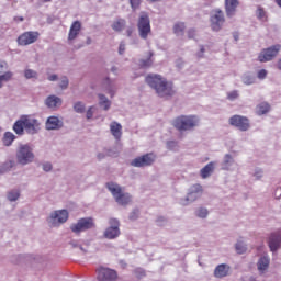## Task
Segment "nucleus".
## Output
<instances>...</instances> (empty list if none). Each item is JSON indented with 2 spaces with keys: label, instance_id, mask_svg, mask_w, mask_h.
<instances>
[{
  "label": "nucleus",
  "instance_id": "obj_57",
  "mask_svg": "<svg viewBox=\"0 0 281 281\" xmlns=\"http://www.w3.org/2000/svg\"><path fill=\"white\" fill-rule=\"evenodd\" d=\"M183 65H186V61H183V59H177L176 67H178V69H183Z\"/></svg>",
  "mask_w": 281,
  "mask_h": 281
},
{
  "label": "nucleus",
  "instance_id": "obj_13",
  "mask_svg": "<svg viewBox=\"0 0 281 281\" xmlns=\"http://www.w3.org/2000/svg\"><path fill=\"white\" fill-rule=\"evenodd\" d=\"M228 122L231 126H234L238 131H241V132L249 131L250 123H249V119H247L246 116L233 115Z\"/></svg>",
  "mask_w": 281,
  "mask_h": 281
},
{
  "label": "nucleus",
  "instance_id": "obj_64",
  "mask_svg": "<svg viewBox=\"0 0 281 281\" xmlns=\"http://www.w3.org/2000/svg\"><path fill=\"white\" fill-rule=\"evenodd\" d=\"M98 159H104V154H98Z\"/></svg>",
  "mask_w": 281,
  "mask_h": 281
},
{
  "label": "nucleus",
  "instance_id": "obj_61",
  "mask_svg": "<svg viewBox=\"0 0 281 281\" xmlns=\"http://www.w3.org/2000/svg\"><path fill=\"white\" fill-rule=\"evenodd\" d=\"M276 67L279 71H281V58L278 59L277 64H276Z\"/></svg>",
  "mask_w": 281,
  "mask_h": 281
},
{
  "label": "nucleus",
  "instance_id": "obj_4",
  "mask_svg": "<svg viewBox=\"0 0 281 281\" xmlns=\"http://www.w3.org/2000/svg\"><path fill=\"white\" fill-rule=\"evenodd\" d=\"M16 162L20 166H30V164H34V159H36V155H34V145L32 144H21L16 149Z\"/></svg>",
  "mask_w": 281,
  "mask_h": 281
},
{
  "label": "nucleus",
  "instance_id": "obj_10",
  "mask_svg": "<svg viewBox=\"0 0 281 281\" xmlns=\"http://www.w3.org/2000/svg\"><path fill=\"white\" fill-rule=\"evenodd\" d=\"M156 159L157 155L149 153L134 158L131 160L130 166H133V168H146L148 166H153Z\"/></svg>",
  "mask_w": 281,
  "mask_h": 281
},
{
  "label": "nucleus",
  "instance_id": "obj_26",
  "mask_svg": "<svg viewBox=\"0 0 281 281\" xmlns=\"http://www.w3.org/2000/svg\"><path fill=\"white\" fill-rule=\"evenodd\" d=\"M216 168V162L211 161L207 165H205L200 170V176L202 179H207L209 177H212V172H214V169Z\"/></svg>",
  "mask_w": 281,
  "mask_h": 281
},
{
  "label": "nucleus",
  "instance_id": "obj_31",
  "mask_svg": "<svg viewBox=\"0 0 281 281\" xmlns=\"http://www.w3.org/2000/svg\"><path fill=\"white\" fill-rule=\"evenodd\" d=\"M19 199H21V190L12 189L7 192V200L10 203H15V201H18Z\"/></svg>",
  "mask_w": 281,
  "mask_h": 281
},
{
  "label": "nucleus",
  "instance_id": "obj_63",
  "mask_svg": "<svg viewBox=\"0 0 281 281\" xmlns=\"http://www.w3.org/2000/svg\"><path fill=\"white\" fill-rule=\"evenodd\" d=\"M126 34H127V36H131V35L133 34V30L128 29V30L126 31Z\"/></svg>",
  "mask_w": 281,
  "mask_h": 281
},
{
  "label": "nucleus",
  "instance_id": "obj_44",
  "mask_svg": "<svg viewBox=\"0 0 281 281\" xmlns=\"http://www.w3.org/2000/svg\"><path fill=\"white\" fill-rule=\"evenodd\" d=\"M97 111H98V106L95 105L89 106L88 110L86 111L87 120H93V115H95Z\"/></svg>",
  "mask_w": 281,
  "mask_h": 281
},
{
  "label": "nucleus",
  "instance_id": "obj_36",
  "mask_svg": "<svg viewBox=\"0 0 281 281\" xmlns=\"http://www.w3.org/2000/svg\"><path fill=\"white\" fill-rule=\"evenodd\" d=\"M194 215L198 217V218H207V216H210V211L207 210V207L205 206H200L195 210L194 212Z\"/></svg>",
  "mask_w": 281,
  "mask_h": 281
},
{
  "label": "nucleus",
  "instance_id": "obj_23",
  "mask_svg": "<svg viewBox=\"0 0 281 281\" xmlns=\"http://www.w3.org/2000/svg\"><path fill=\"white\" fill-rule=\"evenodd\" d=\"M106 189L109 190V192L112 194L114 201L117 200V198L122 194V192L124 191V188L120 184H117L116 182H108L106 183Z\"/></svg>",
  "mask_w": 281,
  "mask_h": 281
},
{
  "label": "nucleus",
  "instance_id": "obj_35",
  "mask_svg": "<svg viewBox=\"0 0 281 281\" xmlns=\"http://www.w3.org/2000/svg\"><path fill=\"white\" fill-rule=\"evenodd\" d=\"M16 139V135L12 132H5L2 138L4 146H12V143Z\"/></svg>",
  "mask_w": 281,
  "mask_h": 281
},
{
  "label": "nucleus",
  "instance_id": "obj_43",
  "mask_svg": "<svg viewBox=\"0 0 281 281\" xmlns=\"http://www.w3.org/2000/svg\"><path fill=\"white\" fill-rule=\"evenodd\" d=\"M24 78H26V80L36 79V78H38V72H36L35 70H32V69H25Z\"/></svg>",
  "mask_w": 281,
  "mask_h": 281
},
{
  "label": "nucleus",
  "instance_id": "obj_42",
  "mask_svg": "<svg viewBox=\"0 0 281 281\" xmlns=\"http://www.w3.org/2000/svg\"><path fill=\"white\" fill-rule=\"evenodd\" d=\"M105 83H106V88H105L106 93H109V95L113 98V95H115V86L111 83V79H106Z\"/></svg>",
  "mask_w": 281,
  "mask_h": 281
},
{
  "label": "nucleus",
  "instance_id": "obj_58",
  "mask_svg": "<svg viewBox=\"0 0 281 281\" xmlns=\"http://www.w3.org/2000/svg\"><path fill=\"white\" fill-rule=\"evenodd\" d=\"M274 198L281 199V187H277L274 190Z\"/></svg>",
  "mask_w": 281,
  "mask_h": 281
},
{
  "label": "nucleus",
  "instance_id": "obj_29",
  "mask_svg": "<svg viewBox=\"0 0 281 281\" xmlns=\"http://www.w3.org/2000/svg\"><path fill=\"white\" fill-rule=\"evenodd\" d=\"M111 27L114 32H124V30H126V20L122 18H116L113 21Z\"/></svg>",
  "mask_w": 281,
  "mask_h": 281
},
{
  "label": "nucleus",
  "instance_id": "obj_15",
  "mask_svg": "<svg viewBox=\"0 0 281 281\" xmlns=\"http://www.w3.org/2000/svg\"><path fill=\"white\" fill-rule=\"evenodd\" d=\"M38 32L29 31L18 37V44L22 46L32 45L38 41Z\"/></svg>",
  "mask_w": 281,
  "mask_h": 281
},
{
  "label": "nucleus",
  "instance_id": "obj_17",
  "mask_svg": "<svg viewBox=\"0 0 281 281\" xmlns=\"http://www.w3.org/2000/svg\"><path fill=\"white\" fill-rule=\"evenodd\" d=\"M213 276L216 280H223V278L232 276V267L227 263H220L214 268Z\"/></svg>",
  "mask_w": 281,
  "mask_h": 281
},
{
  "label": "nucleus",
  "instance_id": "obj_3",
  "mask_svg": "<svg viewBox=\"0 0 281 281\" xmlns=\"http://www.w3.org/2000/svg\"><path fill=\"white\" fill-rule=\"evenodd\" d=\"M172 126L180 133L192 132L201 126V117L194 114L180 115L172 121Z\"/></svg>",
  "mask_w": 281,
  "mask_h": 281
},
{
  "label": "nucleus",
  "instance_id": "obj_12",
  "mask_svg": "<svg viewBox=\"0 0 281 281\" xmlns=\"http://www.w3.org/2000/svg\"><path fill=\"white\" fill-rule=\"evenodd\" d=\"M109 225L110 226L103 232V236L108 240H115V238H120V220L112 217L109 220Z\"/></svg>",
  "mask_w": 281,
  "mask_h": 281
},
{
  "label": "nucleus",
  "instance_id": "obj_27",
  "mask_svg": "<svg viewBox=\"0 0 281 281\" xmlns=\"http://www.w3.org/2000/svg\"><path fill=\"white\" fill-rule=\"evenodd\" d=\"M45 104L48 109H58V106H63V99L56 95H49L46 99Z\"/></svg>",
  "mask_w": 281,
  "mask_h": 281
},
{
  "label": "nucleus",
  "instance_id": "obj_28",
  "mask_svg": "<svg viewBox=\"0 0 281 281\" xmlns=\"http://www.w3.org/2000/svg\"><path fill=\"white\" fill-rule=\"evenodd\" d=\"M153 56H155V54H153V52H148L144 58L139 59V67L143 69L150 68L155 63V58H153Z\"/></svg>",
  "mask_w": 281,
  "mask_h": 281
},
{
  "label": "nucleus",
  "instance_id": "obj_52",
  "mask_svg": "<svg viewBox=\"0 0 281 281\" xmlns=\"http://www.w3.org/2000/svg\"><path fill=\"white\" fill-rule=\"evenodd\" d=\"M52 168H53L52 162H44L42 165V169L44 170V172H52Z\"/></svg>",
  "mask_w": 281,
  "mask_h": 281
},
{
  "label": "nucleus",
  "instance_id": "obj_5",
  "mask_svg": "<svg viewBox=\"0 0 281 281\" xmlns=\"http://www.w3.org/2000/svg\"><path fill=\"white\" fill-rule=\"evenodd\" d=\"M93 227H95V221L92 217H82L70 225V231L72 234H82V232L93 229Z\"/></svg>",
  "mask_w": 281,
  "mask_h": 281
},
{
  "label": "nucleus",
  "instance_id": "obj_62",
  "mask_svg": "<svg viewBox=\"0 0 281 281\" xmlns=\"http://www.w3.org/2000/svg\"><path fill=\"white\" fill-rule=\"evenodd\" d=\"M112 74L117 75V67L113 66L111 68Z\"/></svg>",
  "mask_w": 281,
  "mask_h": 281
},
{
  "label": "nucleus",
  "instance_id": "obj_14",
  "mask_svg": "<svg viewBox=\"0 0 281 281\" xmlns=\"http://www.w3.org/2000/svg\"><path fill=\"white\" fill-rule=\"evenodd\" d=\"M271 265V257H269V254L263 252L259 256L257 260V271L259 276H265L269 271V267Z\"/></svg>",
  "mask_w": 281,
  "mask_h": 281
},
{
  "label": "nucleus",
  "instance_id": "obj_25",
  "mask_svg": "<svg viewBox=\"0 0 281 281\" xmlns=\"http://www.w3.org/2000/svg\"><path fill=\"white\" fill-rule=\"evenodd\" d=\"M117 205H131L133 203V195L131 193L123 191L117 198H116Z\"/></svg>",
  "mask_w": 281,
  "mask_h": 281
},
{
  "label": "nucleus",
  "instance_id": "obj_6",
  "mask_svg": "<svg viewBox=\"0 0 281 281\" xmlns=\"http://www.w3.org/2000/svg\"><path fill=\"white\" fill-rule=\"evenodd\" d=\"M137 27H138V34H139L140 38L146 41V38H148V35L151 32L150 16H148V13H146L144 11L139 13Z\"/></svg>",
  "mask_w": 281,
  "mask_h": 281
},
{
  "label": "nucleus",
  "instance_id": "obj_40",
  "mask_svg": "<svg viewBox=\"0 0 281 281\" xmlns=\"http://www.w3.org/2000/svg\"><path fill=\"white\" fill-rule=\"evenodd\" d=\"M241 82H244V85H254L256 82V77L249 72H246L241 77Z\"/></svg>",
  "mask_w": 281,
  "mask_h": 281
},
{
  "label": "nucleus",
  "instance_id": "obj_20",
  "mask_svg": "<svg viewBox=\"0 0 281 281\" xmlns=\"http://www.w3.org/2000/svg\"><path fill=\"white\" fill-rule=\"evenodd\" d=\"M63 126L64 122L58 116H49L45 123L46 131H60Z\"/></svg>",
  "mask_w": 281,
  "mask_h": 281
},
{
  "label": "nucleus",
  "instance_id": "obj_50",
  "mask_svg": "<svg viewBox=\"0 0 281 281\" xmlns=\"http://www.w3.org/2000/svg\"><path fill=\"white\" fill-rule=\"evenodd\" d=\"M132 10H137L142 5V0H130Z\"/></svg>",
  "mask_w": 281,
  "mask_h": 281
},
{
  "label": "nucleus",
  "instance_id": "obj_41",
  "mask_svg": "<svg viewBox=\"0 0 281 281\" xmlns=\"http://www.w3.org/2000/svg\"><path fill=\"white\" fill-rule=\"evenodd\" d=\"M235 250L239 255L246 254L247 252V245L243 241H237L235 244Z\"/></svg>",
  "mask_w": 281,
  "mask_h": 281
},
{
  "label": "nucleus",
  "instance_id": "obj_1",
  "mask_svg": "<svg viewBox=\"0 0 281 281\" xmlns=\"http://www.w3.org/2000/svg\"><path fill=\"white\" fill-rule=\"evenodd\" d=\"M145 81L156 91L159 98H172L175 95V88H172V82H169L161 75L149 74L145 78Z\"/></svg>",
  "mask_w": 281,
  "mask_h": 281
},
{
  "label": "nucleus",
  "instance_id": "obj_9",
  "mask_svg": "<svg viewBox=\"0 0 281 281\" xmlns=\"http://www.w3.org/2000/svg\"><path fill=\"white\" fill-rule=\"evenodd\" d=\"M67 221H69V211L65 209L53 211L48 217V223L52 227H59Z\"/></svg>",
  "mask_w": 281,
  "mask_h": 281
},
{
  "label": "nucleus",
  "instance_id": "obj_53",
  "mask_svg": "<svg viewBox=\"0 0 281 281\" xmlns=\"http://www.w3.org/2000/svg\"><path fill=\"white\" fill-rule=\"evenodd\" d=\"M8 69V61L0 60V74H3Z\"/></svg>",
  "mask_w": 281,
  "mask_h": 281
},
{
  "label": "nucleus",
  "instance_id": "obj_34",
  "mask_svg": "<svg viewBox=\"0 0 281 281\" xmlns=\"http://www.w3.org/2000/svg\"><path fill=\"white\" fill-rule=\"evenodd\" d=\"M14 166H16V161L7 160L2 165H0V172L2 175L5 173V172H10V170H12V168H14Z\"/></svg>",
  "mask_w": 281,
  "mask_h": 281
},
{
  "label": "nucleus",
  "instance_id": "obj_2",
  "mask_svg": "<svg viewBox=\"0 0 281 281\" xmlns=\"http://www.w3.org/2000/svg\"><path fill=\"white\" fill-rule=\"evenodd\" d=\"M15 135H38L41 133V121L32 115H21L13 124Z\"/></svg>",
  "mask_w": 281,
  "mask_h": 281
},
{
  "label": "nucleus",
  "instance_id": "obj_16",
  "mask_svg": "<svg viewBox=\"0 0 281 281\" xmlns=\"http://www.w3.org/2000/svg\"><path fill=\"white\" fill-rule=\"evenodd\" d=\"M236 168H238V164H236L234 156L232 154H225L221 161V169L227 172H234Z\"/></svg>",
  "mask_w": 281,
  "mask_h": 281
},
{
  "label": "nucleus",
  "instance_id": "obj_33",
  "mask_svg": "<svg viewBox=\"0 0 281 281\" xmlns=\"http://www.w3.org/2000/svg\"><path fill=\"white\" fill-rule=\"evenodd\" d=\"M184 32H186L184 22H176L173 24V34H176V36H183Z\"/></svg>",
  "mask_w": 281,
  "mask_h": 281
},
{
  "label": "nucleus",
  "instance_id": "obj_19",
  "mask_svg": "<svg viewBox=\"0 0 281 281\" xmlns=\"http://www.w3.org/2000/svg\"><path fill=\"white\" fill-rule=\"evenodd\" d=\"M80 32H82V23L80 21H74L68 32V43L76 41L80 36Z\"/></svg>",
  "mask_w": 281,
  "mask_h": 281
},
{
  "label": "nucleus",
  "instance_id": "obj_46",
  "mask_svg": "<svg viewBox=\"0 0 281 281\" xmlns=\"http://www.w3.org/2000/svg\"><path fill=\"white\" fill-rule=\"evenodd\" d=\"M59 87L65 90L69 87V78H67V76H63L59 79Z\"/></svg>",
  "mask_w": 281,
  "mask_h": 281
},
{
  "label": "nucleus",
  "instance_id": "obj_56",
  "mask_svg": "<svg viewBox=\"0 0 281 281\" xmlns=\"http://www.w3.org/2000/svg\"><path fill=\"white\" fill-rule=\"evenodd\" d=\"M126 52V44L124 42H121L119 46V54L122 56Z\"/></svg>",
  "mask_w": 281,
  "mask_h": 281
},
{
  "label": "nucleus",
  "instance_id": "obj_48",
  "mask_svg": "<svg viewBox=\"0 0 281 281\" xmlns=\"http://www.w3.org/2000/svg\"><path fill=\"white\" fill-rule=\"evenodd\" d=\"M267 76H269V71L267 69H260L257 72V78L259 80H265L267 78Z\"/></svg>",
  "mask_w": 281,
  "mask_h": 281
},
{
  "label": "nucleus",
  "instance_id": "obj_30",
  "mask_svg": "<svg viewBox=\"0 0 281 281\" xmlns=\"http://www.w3.org/2000/svg\"><path fill=\"white\" fill-rule=\"evenodd\" d=\"M271 111V105L268 102H261L256 106L257 115H267Z\"/></svg>",
  "mask_w": 281,
  "mask_h": 281
},
{
  "label": "nucleus",
  "instance_id": "obj_49",
  "mask_svg": "<svg viewBox=\"0 0 281 281\" xmlns=\"http://www.w3.org/2000/svg\"><path fill=\"white\" fill-rule=\"evenodd\" d=\"M263 175L265 171L261 168H256L252 173V177H255V179H262Z\"/></svg>",
  "mask_w": 281,
  "mask_h": 281
},
{
  "label": "nucleus",
  "instance_id": "obj_59",
  "mask_svg": "<svg viewBox=\"0 0 281 281\" xmlns=\"http://www.w3.org/2000/svg\"><path fill=\"white\" fill-rule=\"evenodd\" d=\"M204 54H205V47L201 46L200 50L196 53V56L199 58H203Z\"/></svg>",
  "mask_w": 281,
  "mask_h": 281
},
{
  "label": "nucleus",
  "instance_id": "obj_7",
  "mask_svg": "<svg viewBox=\"0 0 281 281\" xmlns=\"http://www.w3.org/2000/svg\"><path fill=\"white\" fill-rule=\"evenodd\" d=\"M225 25V13L221 9H215L210 14V27L212 32H221Z\"/></svg>",
  "mask_w": 281,
  "mask_h": 281
},
{
  "label": "nucleus",
  "instance_id": "obj_51",
  "mask_svg": "<svg viewBox=\"0 0 281 281\" xmlns=\"http://www.w3.org/2000/svg\"><path fill=\"white\" fill-rule=\"evenodd\" d=\"M138 217H139V211L134 210L130 213V221H137Z\"/></svg>",
  "mask_w": 281,
  "mask_h": 281
},
{
  "label": "nucleus",
  "instance_id": "obj_47",
  "mask_svg": "<svg viewBox=\"0 0 281 281\" xmlns=\"http://www.w3.org/2000/svg\"><path fill=\"white\" fill-rule=\"evenodd\" d=\"M167 148L168 150H179V143L176 140H169L167 142Z\"/></svg>",
  "mask_w": 281,
  "mask_h": 281
},
{
  "label": "nucleus",
  "instance_id": "obj_38",
  "mask_svg": "<svg viewBox=\"0 0 281 281\" xmlns=\"http://www.w3.org/2000/svg\"><path fill=\"white\" fill-rule=\"evenodd\" d=\"M256 16L261 23H267L268 16H267V11L262 9V7H258L256 11Z\"/></svg>",
  "mask_w": 281,
  "mask_h": 281
},
{
  "label": "nucleus",
  "instance_id": "obj_24",
  "mask_svg": "<svg viewBox=\"0 0 281 281\" xmlns=\"http://www.w3.org/2000/svg\"><path fill=\"white\" fill-rule=\"evenodd\" d=\"M110 133L116 139L120 142L122 139V124H120L116 121H113L110 123Z\"/></svg>",
  "mask_w": 281,
  "mask_h": 281
},
{
  "label": "nucleus",
  "instance_id": "obj_39",
  "mask_svg": "<svg viewBox=\"0 0 281 281\" xmlns=\"http://www.w3.org/2000/svg\"><path fill=\"white\" fill-rule=\"evenodd\" d=\"M72 109H74L75 113L82 114L87 110V104H85V102H82V101H76L72 105Z\"/></svg>",
  "mask_w": 281,
  "mask_h": 281
},
{
  "label": "nucleus",
  "instance_id": "obj_22",
  "mask_svg": "<svg viewBox=\"0 0 281 281\" xmlns=\"http://www.w3.org/2000/svg\"><path fill=\"white\" fill-rule=\"evenodd\" d=\"M270 251H278L281 247V233H273L269 237L268 241Z\"/></svg>",
  "mask_w": 281,
  "mask_h": 281
},
{
  "label": "nucleus",
  "instance_id": "obj_21",
  "mask_svg": "<svg viewBox=\"0 0 281 281\" xmlns=\"http://www.w3.org/2000/svg\"><path fill=\"white\" fill-rule=\"evenodd\" d=\"M225 12L228 19L236 16V10H238L239 2L238 0H225Z\"/></svg>",
  "mask_w": 281,
  "mask_h": 281
},
{
  "label": "nucleus",
  "instance_id": "obj_45",
  "mask_svg": "<svg viewBox=\"0 0 281 281\" xmlns=\"http://www.w3.org/2000/svg\"><path fill=\"white\" fill-rule=\"evenodd\" d=\"M239 95L240 93L238 92V90H232L227 92V100L234 102V100H238Z\"/></svg>",
  "mask_w": 281,
  "mask_h": 281
},
{
  "label": "nucleus",
  "instance_id": "obj_60",
  "mask_svg": "<svg viewBox=\"0 0 281 281\" xmlns=\"http://www.w3.org/2000/svg\"><path fill=\"white\" fill-rule=\"evenodd\" d=\"M48 80H49V82H56V80H58V75L48 76Z\"/></svg>",
  "mask_w": 281,
  "mask_h": 281
},
{
  "label": "nucleus",
  "instance_id": "obj_54",
  "mask_svg": "<svg viewBox=\"0 0 281 281\" xmlns=\"http://www.w3.org/2000/svg\"><path fill=\"white\" fill-rule=\"evenodd\" d=\"M135 276L136 278H144V276H146V272L144 271V269L138 268L135 270Z\"/></svg>",
  "mask_w": 281,
  "mask_h": 281
},
{
  "label": "nucleus",
  "instance_id": "obj_32",
  "mask_svg": "<svg viewBox=\"0 0 281 281\" xmlns=\"http://www.w3.org/2000/svg\"><path fill=\"white\" fill-rule=\"evenodd\" d=\"M98 98L99 106H102L103 111H109V109H111V100H109L104 94H98Z\"/></svg>",
  "mask_w": 281,
  "mask_h": 281
},
{
  "label": "nucleus",
  "instance_id": "obj_8",
  "mask_svg": "<svg viewBox=\"0 0 281 281\" xmlns=\"http://www.w3.org/2000/svg\"><path fill=\"white\" fill-rule=\"evenodd\" d=\"M201 196H203V187H201V184H193L190 187L187 196L180 199L179 203L183 206L190 205V203H194V201H198Z\"/></svg>",
  "mask_w": 281,
  "mask_h": 281
},
{
  "label": "nucleus",
  "instance_id": "obj_18",
  "mask_svg": "<svg viewBox=\"0 0 281 281\" xmlns=\"http://www.w3.org/2000/svg\"><path fill=\"white\" fill-rule=\"evenodd\" d=\"M99 281H115L117 280V272L110 268H101L98 273Z\"/></svg>",
  "mask_w": 281,
  "mask_h": 281
},
{
  "label": "nucleus",
  "instance_id": "obj_11",
  "mask_svg": "<svg viewBox=\"0 0 281 281\" xmlns=\"http://www.w3.org/2000/svg\"><path fill=\"white\" fill-rule=\"evenodd\" d=\"M280 49L281 46L279 44L272 45L268 48H263L258 55L259 63H271L273 58L278 57V54H280Z\"/></svg>",
  "mask_w": 281,
  "mask_h": 281
},
{
  "label": "nucleus",
  "instance_id": "obj_37",
  "mask_svg": "<svg viewBox=\"0 0 281 281\" xmlns=\"http://www.w3.org/2000/svg\"><path fill=\"white\" fill-rule=\"evenodd\" d=\"M14 76L12 71H5L4 74L0 75V89H3V82H10Z\"/></svg>",
  "mask_w": 281,
  "mask_h": 281
},
{
  "label": "nucleus",
  "instance_id": "obj_55",
  "mask_svg": "<svg viewBox=\"0 0 281 281\" xmlns=\"http://www.w3.org/2000/svg\"><path fill=\"white\" fill-rule=\"evenodd\" d=\"M188 38H196V30L190 29L188 32Z\"/></svg>",
  "mask_w": 281,
  "mask_h": 281
}]
</instances>
